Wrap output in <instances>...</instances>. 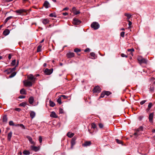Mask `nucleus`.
I'll return each mask as SVG.
<instances>
[{
  "mask_svg": "<svg viewBox=\"0 0 155 155\" xmlns=\"http://www.w3.org/2000/svg\"><path fill=\"white\" fill-rule=\"evenodd\" d=\"M16 69V68L15 67L12 68H8L5 70L4 72L6 74H8L11 73V74L9 75V77L10 78L14 77L16 74V72L14 71Z\"/></svg>",
  "mask_w": 155,
  "mask_h": 155,
  "instance_id": "f257e3e1",
  "label": "nucleus"
},
{
  "mask_svg": "<svg viewBox=\"0 0 155 155\" xmlns=\"http://www.w3.org/2000/svg\"><path fill=\"white\" fill-rule=\"evenodd\" d=\"M91 26L94 29L97 30L99 28L100 25L97 22H94L91 24Z\"/></svg>",
  "mask_w": 155,
  "mask_h": 155,
  "instance_id": "f03ea898",
  "label": "nucleus"
},
{
  "mask_svg": "<svg viewBox=\"0 0 155 155\" xmlns=\"http://www.w3.org/2000/svg\"><path fill=\"white\" fill-rule=\"evenodd\" d=\"M32 82L29 81L28 80H26L24 81L23 83L25 86L26 87H31L32 85Z\"/></svg>",
  "mask_w": 155,
  "mask_h": 155,
  "instance_id": "7ed1b4c3",
  "label": "nucleus"
},
{
  "mask_svg": "<svg viewBox=\"0 0 155 155\" xmlns=\"http://www.w3.org/2000/svg\"><path fill=\"white\" fill-rule=\"evenodd\" d=\"M27 78L28 80L34 83L36 80V78L33 75L30 74L27 76Z\"/></svg>",
  "mask_w": 155,
  "mask_h": 155,
  "instance_id": "20e7f679",
  "label": "nucleus"
},
{
  "mask_svg": "<svg viewBox=\"0 0 155 155\" xmlns=\"http://www.w3.org/2000/svg\"><path fill=\"white\" fill-rule=\"evenodd\" d=\"M138 60L140 64L147 63V60L141 57H139L138 58Z\"/></svg>",
  "mask_w": 155,
  "mask_h": 155,
  "instance_id": "39448f33",
  "label": "nucleus"
},
{
  "mask_svg": "<svg viewBox=\"0 0 155 155\" xmlns=\"http://www.w3.org/2000/svg\"><path fill=\"white\" fill-rule=\"evenodd\" d=\"M143 127L142 126H140L137 130V131L134 134V135L137 137L140 135L139 131H143Z\"/></svg>",
  "mask_w": 155,
  "mask_h": 155,
  "instance_id": "423d86ee",
  "label": "nucleus"
},
{
  "mask_svg": "<svg viewBox=\"0 0 155 155\" xmlns=\"http://www.w3.org/2000/svg\"><path fill=\"white\" fill-rule=\"evenodd\" d=\"M94 93H99L101 91V89L99 86H95L93 90Z\"/></svg>",
  "mask_w": 155,
  "mask_h": 155,
  "instance_id": "0eeeda50",
  "label": "nucleus"
},
{
  "mask_svg": "<svg viewBox=\"0 0 155 155\" xmlns=\"http://www.w3.org/2000/svg\"><path fill=\"white\" fill-rule=\"evenodd\" d=\"M44 72L47 75H49L52 73L53 69H49L47 68L45 70Z\"/></svg>",
  "mask_w": 155,
  "mask_h": 155,
  "instance_id": "6e6552de",
  "label": "nucleus"
},
{
  "mask_svg": "<svg viewBox=\"0 0 155 155\" xmlns=\"http://www.w3.org/2000/svg\"><path fill=\"white\" fill-rule=\"evenodd\" d=\"M81 23V21L77 18H74L73 19V23L75 25H78Z\"/></svg>",
  "mask_w": 155,
  "mask_h": 155,
  "instance_id": "1a4fd4ad",
  "label": "nucleus"
},
{
  "mask_svg": "<svg viewBox=\"0 0 155 155\" xmlns=\"http://www.w3.org/2000/svg\"><path fill=\"white\" fill-rule=\"evenodd\" d=\"M26 138L28 139V140L30 142V143L31 144H32L34 145H35V142L32 140V139L31 137H30L29 136H27Z\"/></svg>",
  "mask_w": 155,
  "mask_h": 155,
  "instance_id": "9d476101",
  "label": "nucleus"
},
{
  "mask_svg": "<svg viewBox=\"0 0 155 155\" xmlns=\"http://www.w3.org/2000/svg\"><path fill=\"white\" fill-rule=\"evenodd\" d=\"M67 57L68 58L73 57L74 56V54L73 52H69L66 54Z\"/></svg>",
  "mask_w": 155,
  "mask_h": 155,
  "instance_id": "9b49d317",
  "label": "nucleus"
},
{
  "mask_svg": "<svg viewBox=\"0 0 155 155\" xmlns=\"http://www.w3.org/2000/svg\"><path fill=\"white\" fill-rule=\"evenodd\" d=\"M42 23L44 25H46L47 24H48L49 23L50 21L49 20L48 18H44L42 19Z\"/></svg>",
  "mask_w": 155,
  "mask_h": 155,
  "instance_id": "f8f14e48",
  "label": "nucleus"
},
{
  "mask_svg": "<svg viewBox=\"0 0 155 155\" xmlns=\"http://www.w3.org/2000/svg\"><path fill=\"white\" fill-rule=\"evenodd\" d=\"M91 144L90 141H85L84 144H82V146L84 147H87L90 146Z\"/></svg>",
  "mask_w": 155,
  "mask_h": 155,
  "instance_id": "ddd939ff",
  "label": "nucleus"
},
{
  "mask_svg": "<svg viewBox=\"0 0 155 155\" xmlns=\"http://www.w3.org/2000/svg\"><path fill=\"white\" fill-rule=\"evenodd\" d=\"M43 5L45 8H47L49 7L50 4L47 1H46L45 2Z\"/></svg>",
  "mask_w": 155,
  "mask_h": 155,
  "instance_id": "4468645a",
  "label": "nucleus"
},
{
  "mask_svg": "<svg viewBox=\"0 0 155 155\" xmlns=\"http://www.w3.org/2000/svg\"><path fill=\"white\" fill-rule=\"evenodd\" d=\"M72 10L74 14L75 15H78L80 13L79 11L77 10L76 8L74 7L73 8Z\"/></svg>",
  "mask_w": 155,
  "mask_h": 155,
  "instance_id": "2eb2a0df",
  "label": "nucleus"
},
{
  "mask_svg": "<svg viewBox=\"0 0 155 155\" xmlns=\"http://www.w3.org/2000/svg\"><path fill=\"white\" fill-rule=\"evenodd\" d=\"M26 11L24 9H21L18 10H16L15 12L19 14H21L23 12H26Z\"/></svg>",
  "mask_w": 155,
  "mask_h": 155,
  "instance_id": "dca6fc26",
  "label": "nucleus"
},
{
  "mask_svg": "<svg viewBox=\"0 0 155 155\" xmlns=\"http://www.w3.org/2000/svg\"><path fill=\"white\" fill-rule=\"evenodd\" d=\"M50 116L51 117L56 118L58 117V116L54 111H52L51 112L50 115Z\"/></svg>",
  "mask_w": 155,
  "mask_h": 155,
  "instance_id": "f3484780",
  "label": "nucleus"
},
{
  "mask_svg": "<svg viewBox=\"0 0 155 155\" xmlns=\"http://www.w3.org/2000/svg\"><path fill=\"white\" fill-rule=\"evenodd\" d=\"M30 115L31 117L33 119L35 116V113L33 111H31L30 112Z\"/></svg>",
  "mask_w": 155,
  "mask_h": 155,
  "instance_id": "a211bd4d",
  "label": "nucleus"
},
{
  "mask_svg": "<svg viewBox=\"0 0 155 155\" xmlns=\"http://www.w3.org/2000/svg\"><path fill=\"white\" fill-rule=\"evenodd\" d=\"M34 98L33 97L31 96L28 99V102L31 104H32L34 102Z\"/></svg>",
  "mask_w": 155,
  "mask_h": 155,
  "instance_id": "6ab92c4d",
  "label": "nucleus"
},
{
  "mask_svg": "<svg viewBox=\"0 0 155 155\" xmlns=\"http://www.w3.org/2000/svg\"><path fill=\"white\" fill-rule=\"evenodd\" d=\"M153 116V114L152 113L150 114L149 116V120L151 122H152Z\"/></svg>",
  "mask_w": 155,
  "mask_h": 155,
  "instance_id": "aec40b11",
  "label": "nucleus"
},
{
  "mask_svg": "<svg viewBox=\"0 0 155 155\" xmlns=\"http://www.w3.org/2000/svg\"><path fill=\"white\" fill-rule=\"evenodd\" d=\"M10 31L8 29H6L3 32V34L4 35L6 36L9 34Z\"/></svg>",
  "mask_w": 155,
  "mask_h": 155,
  "instance_id": "412c9836",
  "label": "nucleus"
},
{
  "mask_svg": "<svg viewBox=\"0 0 155 155\" xmlns=\"http://www.w3.org/2000/svg\"><path fill=\"white\" fill-rule=\"evenodd\" d=\"M12 131L10 132L8 134V140L9 141H10L11 138L12 137Z\"/></svg>",
  "mask_w": 155,
  "mask_h": 155,
  "instance_id": "4be33fe9",
  "label": "nucleus"
},
{
  "mask_svg": "<svg viewBox=\"0 0 155 155\" xmlns=\"http://www.w3.org/2000/svg\"><path fill=\"white\" fill-rule=\"evenodd\" d=\"M31 148L32 150H33L35 151H38L39 150V149L37 147L34 146H31Z\"/></svg>",
  "mask_w": 155,
  "mask_h": 155,
  "instance_id": "5701e85b",
  "label": "nucleus"
},
{
  "mask_svg": "<svg viewBox=\"0 0 155 155\" xmlns=\"http://www.w3.org/2000/svg\"><path fill=\"white\" fill-rule=\"evenodd\" d=\"M134 50L133 48L130 49H127V51L128 52H130V54L132 56H133L134 55V54H133V52H134Z\"/></svg>",
  "mask_w": 155,
  "mask_h": 155,
  "instance_id": "b1692460",
  "label": "nucleus"
},
{
  "mask_svg": "<svg viewBox=\"0 0 155 155\" xmlns=\"http://www.w3.org/2000/svg\"><path fill=\"white\" fill-rule=\"evenodd\" d=\"M74 134L73 133H71L70 132H69L67 134V136L70 138H71L73 136Z\"/></svg>",
  "mask_w": 155,
  "mask_h": 155,
  "instance_id": "393cba45",
  "label": "nucleus"
},
{
  "mask_svg": "<svg viewBox=\"0 0 155 155\" xmlns=\"http://www.w3.org/2000/svg\"><path fill=\"white\" fill-rule=\"evenodd\" d=\"M20 93L21 94H26V92L25 90L24 89H22L20 91Z\"/></svg>",
  "mask_w": 155,
  "mask_h": 155,
  "instance_id": "a878e982",
  "label": "nucleus"
},
{
  "mask_svg": "<svg viewBox=\"0 0 155 155\" xmlns=\"http://www.w3.org/2000/svg\"><path fill=\"white\" fill-rule=\"evenodd\" d=\"M91 128L94 129V130L95 129H97V126L94 123H92L91 124Z\"/></svg>",
  "mask_w": 155,
  "mask_h": 155,
  "instance_id": "bb28decb",
  "label": "nucleus"
},
{
  "mask_svg": "<svg viewBox=\"0 0 155 155\" xmlns=\"http://www.w3.org/2000/svg\"><path fill=\"white\" fill-rule=\"evenodd\" d=\"M124 15L127 17V19L129 20L131 17V15L128 13H125Z\"/></svg>",
  "mask_w": 155,
  "mask_h": 155,
  "instance_id": "cd10ccee",
  "label": "nucleus"
},
{
  "mask_svg": "<svg viewBox=\"0 0 155 155\" xmlns=\"http://www.w3.org/2000/svg\"><path fill=\"white\" fill-rule=\"evenodd\" d=\"M49 105L51 107H54L55 105V103L51 100L49 101Z\"/></svg>",
  "mask_w": 155,
  "mask_h": 155,
  "instance_id": "c85d7f7f",
  "label": "nucleus"
},
{
  "mask_svg": "<svg viewBox=\"0 0 155 155\" xmlns=\"http://www.w3.org/2000/svg\"><path fill=\"white\" fill-rule=\"evenodd\" d=\"M23 153L24 155H29L30 152L28 150H25L23 152Z\"/></svg>",
  "mask_w": 155,
  "mask_h": 155,
  "instance_id": "c756f323",
  "label": "nucleus"
},
{
  "mask_svg": "<svg viewBox=\"0 0 155 155\" xmlns=\"http://www.w3.org/2000/svg\"><path fill=\"white\" fill-rule=\"evenodd\" d=\"M90 55L92 57V59H95L96 58V56L95 54V53L94 52H91L90 53Z\"/></svg>",
  "mask_w": 155,
  "mask_h": 155,
  "instance_id": "7c9ffc66",
  "label": "nucleus"
},
{
  "mask_svg": "<svg viewBox=\"0 0 155 155\" xmlns=\"http://www.w3.org/2000/svg\"><path fill=\"white\" fill-rule=\"evenodd\" d=\"M75 142L74 140H73V139H72V140L71 142V148H73V146L75 145Z\"/></svg>",
  "mask_w": 155,
  "mask_h": 155,
  "instance_id": "2f4dec72",
  "label": "nucleus"
},
{
  "mask_svg": "<svg viewBox=\"0 0 155 155\" xmlns=\"http://www.w3.org/2000/svg\"><path fill=\"white\" fill-rule=\"evenodd\" d=\"M42 46L41 45H39L37 48V52H39L41 51Z\"/></svg>",
  "mask_w": 155,
  "mask_h": 155,
  "instance_id": "473e14b6",
  "label": "nucleus"
},
{
  "mask_svg": "<svg viewBox=\"0 0 155 155\" xmlns=\"http://www.w3.org/2000/svg\"><path fill=\"white\" fill-rule=\"evenodd\" d=\"M27 104V103L26 102H23L21 103L20 104H19V106H22V107H25Z\"/></svg>",
  "mask_w": 155,
  "mask_h": 155,
  "instance_id": "72a5a7b5",
  "label": "nucleus"
},
{
  "mask_svg": "<svg viewBox=\"0 0 155 155\" xmlns=\"http://www.w3.org/2000/svg\"><path fill=\"white\" fill-rule=\"evenodd\" d=\"M49 16L51 17H54L55 18L57 16L55 13H51L49 15Z\"/></svg>",
  "mask_w": 155,
  "mask_h": 155,
  "instance_id": "f704fd0d",
  "label": "nucleus"
},
{
  "mask_svg": "<svg viewBox=\"0 0 155 155\" xmlns=\"http://www.w3.org/2000/svg\"><path fill=\"white\" fill-rule=\"evenodd\" d=\"M13 18V17L12 16H9L8 17H7L5 20V23H6L8 20H9V19H11V18Z\"/></svg>",
  "mask_w": 155,
  "mask_h": 155,
  "instance_id": "c9c22d12",
  "label": "nucleus"
},
{
  "mask_svg": "<svg viewBox=\"0 0 155 155\" xmlns=\"http://www.w3.org/2000/svg\"><path fill=\"white\" fill-rule=\"evenodd\" d=\"M61 96L58 98V99L57 100V102L58 104H61L62 103L61 101Z\"/></svg>",
  "mask_w": 155,
  "mask_h": 155,
  "instance_id": "e433bc0d",
  "label": "nucleus"
},
{
  "mask_svg": "<svg viewBox=\"0 0 155 155\" xmlns=\"http://www.w3.org/2000/svg\"><path fill=\"white\" fill-rule=\"evenodd\" d=\"M152 103H149L148 105V108L147 109V110H149L150 109V108L152 107Z\"/></svg>",
  "mask_w": 155,
  "mask_h": 155,
  "instance_id": "4c0bfd02",
  "label": "nucleus"
},
{
  "mask_svg": "<svg viewBox=\"0 0 155 155\" xmlns=\"http://www.w3.org/2000/svg\"><path fill=\"white\" fill-rule=\"evenodd\" d=\"M105 93V95H106L107 96H108L110 94V92L109 91H104Z\"/></svg>",
  "mask_w": 155,
  "mask_h": 155,
  "instance_id": "58836bf2",
  "label": "nucleus"
},
{
  "mask_svg": "<svg viewBox=\"0 0 155 155\" xmlns=\"http://www.w3.org/2000/svg\"><path fill=\"white\" fill-rule=\"evenodd\" d=\"M7 120V117L6 116H4L3 117V122H6Z\"/></svg>",
  "mask_w": 155,
  "mask_h": 155,
  "instance_id": "ea45409f",
  "label": "nucleus"
},
{
  "mask_svg": "<svg viewBox=\"0 0 155 155\" xmlns=\"http://www.w3.org/2000/svg\"><path fill=\"white\" fill-rule=\"evenodd\" d=\"M81 51V50L78 48H76L74 49V51L76 52H80Z\"/></svg>",
  "mask_w": 155,
  "mask_h": 155,
  "instance_id": "a19ab883",
  "label": "nucleus"
},
{
  "mask_svg": "<svg viewBox=\"0 0 155 155\" xmlns=\"http://www.w3.org/2000/svg\"><path fill=\"white\" fill-rule=\"evenodd\" d=\"M9 124L11 126H14L15 124L12 121H10L9 122Z\"/></svg>",
  "mask_w": 155,
  "mask_h": 155,
  "instance_id": "79ce46f5",
  "label": "nucleus"
},
{
  "mask_svg": "<svg viewBox=\"0 0 155 155\" xmlns=\"http://www.w3.org/2000/svg\"><path fill=\"white\" fill-rule=\"evenodd\" d=\"M15 63H16V60H14L12 61V62L11 63V64L12 66H14L15 64Z\"/></svg>",
  "mask_w": 155,
  "mask_h": 155,
  "instance_id": "37998d69",
  "label": "nucleus"
},
{
  "mask_svg": "<svg viewBox=\"0 0 155 155\" xmlns=\"http://www.w3.org/2000/svg\"><path fill=\"white\" fill-rule=\"evenodd\" d=\"M100 128H102L104 127V125L102 123H99L98 124Z\"/></svg>",
  "mask_w": 155,
  "mask_h": 155,
  "instance_id": "c03bdc74",
  "label": "nucleus"
},
{
  "mask_svg": "<svg viewBox=\"0 0 155 155\" xmlns=\"http://www.w3.org/2000/svg\"><path fill=\"white\" fill-rule=\"evenodd\" d=\"M105 93H104V92H102L101 94V95L100 96V98L101 97V98H103V97L104 96V95H105Z\"/></svg>",
  "mask_w": 155,
  "mask_h": 155,
  "instance_id": "a18cd8bd",
  "label": "nucleus"
},
{
  "mask_svg": "<svg viewBox=\"0 0 155 155\" xmlns=\"http://www.w3.org/2000/svg\"><path fill=\"white\" fill-rule=\"evenodd\" d=\"M117 142L119 144H121L122 143V141L119 140L117 139H116Z\"/></svg>",
  "mask_w": 155,
  "mask_h": 155,
  "instance_id": "49530a36",
  "label": "nucleus"
},
{
  "mask_svg": "<svg viewBox=\"0 0 155 155\" xmlns=\"http://www.w3.org/2000/svg\"><path fill=\"white\" fill-rule=\"evenodd\" d=\"M124 34L125 32L124 31H122L121 32V33H120V36L122 37H124Z\"/></svg>",
  "mask_w": 155,
  "mask_h": 155,
  "instance_id": "de8ad7c7",
  "label": "nucleus"
},
{
  "mask_svg": "<svg viewBox=\"0 0 155 155\" xmlns=\"http://www.w3.org/2000/svg\"><path fill=\"white\" fill-rule=\"evenodd\" d=\"M121 56L122 57H125V58H127V56L124 54L123 53H122L121 54Z\"/></svg>",
  "mask_w": 155,
  "mask_h": 155,
  "instance_id": "09e8293b",
  "label": "nucleus"
},
{
  "mask_svg": "<svg viewBox=\"0 0 155 155\" xmlns=\"http://www.w3.org/2000/svg\"><path fill=\"white\" fill-rule=\"evenodd\" d=\"M20 127L23 129H25V127L23 124H20Z\"/></svg>",
  "mask_w": 155,
  "mask_h": 155,
  "instance_id": "8fccbe9b",
  "label": "nucleus"
},
{
  "mask_svg": "<svg viewBox=\"0 0 155 155\" xmlns=\"http://www.w3.org/2000/svg\"><path fill=\"white\" fill-rule=\"evenodd\" d=\"M146 101V100L142 101L140 102V104L141 105H142L143 104H144Z\"/></svg>",
  "mask_w": 155,
  "mask_h": 155,
  "instance_id": "3c124183",
  "label": "nucleus"
},
{
  "mask_svg": "<svg viewBox=\"0 0 155 155\" xmlns=\"http://www.w3.org/2000/svg\"><path fill=\"white\" fill-rule=\"evenodd\" d=\"M59 110L60 114H62L63 113V110L62 108H60Z\"/></svg>",
  "mask_w": 155,
  "mask_h": 155,
  "instance_id": "603ef678",
  "label": "nucleus"
},
{
  "mask_svg": "<svg viewBox=\"0 0 155 155\" xmlns=\"http://www.w3.org/2000/svg\"><path fill=\"white\" fill-rule=\"evenodd\" d=\"M61 97H63L64 99H67L68 97L64 95H61Z\"/></svg>",
  "mask_w": 155,
  "mask_h": 155,
  "instance_id": "864d4df0",
  "label": "nucleus"
},
{
  "mask_svg": "<svg viewBox=\"0 0 155 155\" xmlns=\"http://www.w3.org/2000/svg\"><path fill=\"white\" fill-rule=\"evenodd\" d=\"M39 141L40 143H41L42 142V138L41 136H39Z\"/></svg>",
  "mask_w": 155,
  "mask_h": 155,
  "instance_id": "5fc2aeb1",
  "label": "nucleus"
},
{
  "mask_svg": "<svg viewBox=\"0 0 155 155\" xmlns=\"http://www.w3.org/2000/svg\"><path fill=\"white\" fill-rule=\"evenodd\" d=\"M25 96H23V95H20L18 97V98L22 99V98H25Z\"/></svg>",
  "mask_w": 155,
  "mask_h": 155,
  "instance_id": "6e6d98bb",
  "label": "nucleus"
},
{
  "mask_svg": "<svg viewBox=\"0 0 155 155\" xmlns=\"http://www.w3.org/2000/svg\"><path fill=\"white\" fill-rule=\"evenodd\" d=\"M15 110L16 111L19 112L21 110V109L19 108H16L15 109Z\"/></svg>",
  "mask_w": 155,
  "mask_h": 155,
  "instance_id": "4d7b16f0",
  "label": "nucleus"
},
{
  "mask_svg": "<svg viewBox=\"0 0 155 155\" xmlns=\"http://www.w3.org/2000/svg\"><path fill=\"white\" fill-rule=\"evenodd\" d=\"M90 51V49L89 48H87L85 49L84 50V51L85 52H89Z\"/></svg>",
  "mask_w": 155,
  "mask_h": 155,
  "instance_id": "13d9d810",
  "label": "nucleus"
},
{
  "mask_svg": "<svg viewBox=\"0 0 155 155\" xmlns=\"http://www.w3.org/2000/svg\"><path fill=\"white\" fill-rule=\"evenodd\" d=\"M128 21L129 22L128 25L129 26H130L132 25V22L129 20H128Z\"/></svg>",
  "mask_w": 155,
  "mask_h": 155,
  "instance_id": "bf43d9fd",
  "label": "nucleus"
},
{
  "mask_svg": "<svg viewBox=\"0 0 155 155\" xmlns=\"http://www.w3.org/2000/svg\"><path fill=\"white\" fill-rule=\"evenodd\" d=\"M62 14L64 15L65 16V15H68V13L66 12L63 13Z\"/></svg>",
  "mask_w": 155,
  "mask_h": 155,
  "instance_id": "052dcab7",
  "label": "nucleus"
},
{
  "mask_svg": "<svg viewBox=\"0 0 155 155\" xmlns=\"http://www.w3.org/2000/svg\"><path fill=\"white\" fill-rule=\"evenodd\" d=\"M69 9V8L68 7H66V8H64L63 10V11H65V10H68V9Z\"/></svg>",
  "mask_w": 155,
  "mask_h": 155,
  "instance_id": "680f3d73",
  "label": "nucleus"
},
{
  "mask_svg": "<svg viewBox=\"0 0 155 155\" xmlns=\"http://www.w3.org/2000/svg\"><path fill=\"white\" fill-rule=\"evenodd\" d=\"M12 56L10 54H9L8 56V58L9 59H10L11 58Z\"/></svg>",
  "mask_w": 155,
  "mask_h": 155,
  "instance_id": "e2e57ef3",
  "label": "nucleus"
},
{
  "mask_svg": "<svg viewBox=\"0 0 155 155\" xmlns=\"http://www.w3.org/2000/svg\"><path fill=\"white\" fill-rule=\"evenodd\" d=\"M153 142L154 143H155V136H154V137H153Z\"/></svg>",
  "mask_w": 155,
  "mask_h": 155,
  "instance_id": "0e129e2a",
  "label": "nucleus"
},
{
  "mask_svg": "<svg viewBox=\"0 0 155 155\" xmlns=\"http://www.w3.org/2000/svg\"><path fill=\"white\" fill-rule=\"evenodd\" d=\"M13 0H6V1L7 2H10L12 1Z\"/></svg>",
  "mask_w": 155,
  "mask_h": 155,
  "instance_id": "69168bd1",
  "label": "nucleus"
},
{
  "mask_svg": "<svg viewBox=\"0 0 155 155\" xmlns=\"http://www.w3.org/2000/svg\"><path fill=\"white\" fill-rule=\"evenodd\" d=\"M20 124H16V125H15L14 126H16V127H17V126H20Z\"/></svg>",
  "mask_w": 155,
  "mask_h": 155,
  "instance_id": "338daca9",
  "label": "nucleus"
},
{
  "mask_svg": "<svg viewBox=\"0 0 155 155\" xmlns=\"http://www.w3.org/2000/svg\"><path fill=\"white\" fill-rule=\"evenodd\" d=\"M152 132L153 133H154L155 132V129H153L152 130Z\"/></svg>",
  "mask_w": 155,
  "mask_h": 155,
  "instance_id": "774afa93",
  "label": "nucleus"
}]
</instances>
